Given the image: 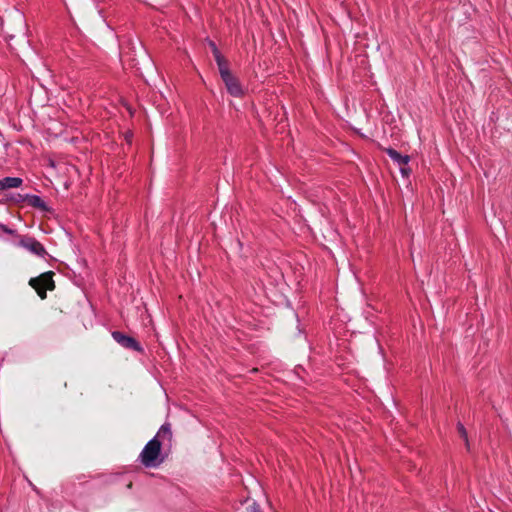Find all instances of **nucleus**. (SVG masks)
Returning a JSON list of instances; mask_svg holds the SVG:
<instances>
[{
  "instance_id": "20e7f679",
  "label": "nucleus",
  "mask_w": 512,
  "mask_h": 512,
  "mask_svg": "<svg viewBox=\"0 0 512 512\" xmlns=\"http://www.w3.org/2000/svg\"><path fill=\"white\" fill-rule=\"evenodd\" d=\"M13 244L16 246L22 247V248L26 249L27 251H29L30 253H32L38 257H41V258H44L47 255V251H46L45 247L34 237H31L28 235H24V236L20 235L18 240L14 241Z\"/></svg>"
},
{
  "instance_id": "9b49d317",
  "label": "nucleus",
  "mask_w": 512,
  "mask_h": 512,
  "mask_svg": "<svg viewBox=\"0 0 512 512\" xmlns=\"http://www.w3.org/2000/svg\"><path fill=\"white\" fill-rule=\"evenodd\" d=\"M155 437H157L158 440L161 439V440L171 441V439H172L171 425L169 423H164L158 430Z\"/></svg>"
},
{
  "instance_id": "f03ea898",
  "label": "nucleus",
  "mask_w": 512,
  "mask_h": 512,
  "mask_svg": "<svg viewBox=\"0 0 512 512\" xmlns=\"http://www.w3.org/2000/svg\"><path fill=\"white\" fill-rule=\"evenodd\" d=\"M53 275L54 273L49 271L29 280V285L36 290L41 299H45L47 297V290L52 291L55 289Z\"/></svg>"
},
{
  "instance_id": "f8f14e48",
  "label": "nucleus",
  "mask_w": 512,
  "mask_h": 512,
  "mask_svg": "<svg viewBox=\"0 0 512 512\" xmlns=\"http://www.w3.org/2000/svg\"><path fill=\"white\" fill-rule=\"evenodd\" d=\"M457 430H458V433L459 435L463 438V440L465 441V444L467 446V448H469V441H468V435H467V431L464 427V425L461 423V422H458L457 424Z\"/></svg>"
},
{
  "instance_id": "2eb2a0df",
  "label": "nucleus",
  "mask_w": 512,
  "mask_h": 512,
  "mask_svg": "<svg viewBox=\"0 0 512 512\" xmlns=\"http://www.w3.org/2000/svg\"><path fill=\"white\" fill-rule=\"evenodd\" d=\"M400 172L403 174V175H408L409 173V169L406 168V166H400Z\"/></svg>"
},
{
  "instance_id": "423d86ee",
  "label": "nucleus",
  "mask_w": 512,
  "mask_h": 512,
  "mask_svg": "<svg viewBox=\"0 0 512 512\" xmlns=\"http://www.w3.org/2000/svg\"><path fill=\"white\" fill-rule=\"evenodd\" d=\"M223 82L225 83V86L227 88V91L230 95L234 97H240L243 95V89L236 77H234L232 74L222 78Z\"/></svg>"
},
{
  "instance_id": "6e6552de",
  "label": "nucleus",
  "mask_w": 512,
  "mask_h": 512,
  "mask_svg": "<svg viewBox=\"0 0 512 512\" xmlns=\"http://www.w3.org/2000/svg\"><path fill=\"white\" fill-rule=\"evenodd\" d=\"M214 58H215V61L217 63V66H218L221 79L232 74L230 69H229L228 62L222 56L221 52H217V55Z\"/></svg>"
},
{
  "instance_id": "ddd939ff",
  "label": "nucleus",
  "mask_w": 512,
  "mask_h": 512,
  "mask_svg": "<svg viewBox=\"0 0 512 512\" xmlns=\"http://www.w3.org/2000/svg\"><path fill=\"white\" fill-rule=\"evenodd\" d=\"M0 229L6 233V234H9V235H12L16 238V241L18 240V238L20 237V235L13 229L9 228L8 226H6L5 224H2L0 223Z\"/></svg>"
},
{
  "instance_id": "f257e3e1",
  "label": "nucleus",
  "mask_w": 512,
  "mask_h": 512,
  "mask_svg": "<svg viewBox=\"0 0 512 512\" xmlns=\"http://www.w3.org/2000/svg\"><path fill=\"white\" fill-rule=\"evenodd\" d=\"M139 459L147 468L159 466L163 462V457H161V440L154 437L148 441L141 451Z\"/></svg>"
},
{
  "instance_id": "4468645a",
  "label": "nucleus",
  "mask_w": 512,
  "mask_h": 512,
  "mask_svg": "<svg viewBox=\"0 0 512 512\" xmlns=\"http://www.w3.org/2000/svg\"><path fill=\"white\" fill-rule=\"evenodd\" d=\"M209 46L212 50L213 56L216 57L217 52H220L219 49L217 48L216 44L213 41H209Z\"/></svg>"
},
{
  "instance_id": "9d476101",
  "label": "nucleus",
  "mask_w": 512,
  "mask_h": 512,
  "mask_svg": "<svg viewBox=\"0 0 512 512\" xmlns=\"http://www.w3.org/2000/svg\"><path fill=\"white\" fill-rule=\"evenodd\" d=\"M2 190L10 188H18L22 185L23 180L19 177H5L0 179Z\"/></svg>"
},
{
  "instance_id": "7ed1b4c3",
  "label": "nucleus",
  "mask_w": 512,
  "mask_h": 512,
  "mask_svg": "<svg viewBox=\"0 0 512 512\" xmlns=\"http://www.w3.org/2000/svg\"><path fill=\"white\" fill-rule=\"evenodd\" d=\"M53 275L54 273L49 271L29 280V285L36 290L41 299H45L47 297V290L52 291L55 289Z\"/></svg>"
},
{
  "instance_id": "39448f33",
  "label": "nucleus",
  "mask_w": 512,
  "mask_h": 512,
  "mask_svg": "<svg viewBox=\"0 0 512 512\" xmlns=\"http://www.w3.org/2000/svg\"><path fill=\"white\" fill-rule=\"evenodd\" d=\"M112 337L119 345L126 349H131L137 352L143 351L140 343L135 338L127 336L120 331H113Z\"/></svg>"
},
{
  "instance_id": "1a4fd4ad",
  "label": "nucleus",
  "mask_w": 512,
  "mask_h": 512,
  "mask_svg": "<svg viewBox=\"0 0 512 512\" xmlns=\"http://www.w3.org/2000/svg\"><path fill=\"white\" fill-rule=\"evenodd\" d=\"M26 201L30 206L34 208H37L44 212L49 211V207L47 206L45 201L38 195H26Z\"/></svg>"
},
{
  "instance_id": "0eeeda50",
  "label": "nucleus",
  "mask_w": 512,
  "mask_h": 512,
  "mask_svg": "<svg viewBox=\"0 0 512 512\" xmlns=\"http://www.w3.org/2000/svg\"><path fill=\"white\" fill-rule=\"evenodd\" d=\"M385 151H386V154L391 158V160H393L399 166H407L408 165V163L410 161V157L408 155H402L393 148H387Z\"/></svg>"
}]
</instances>
